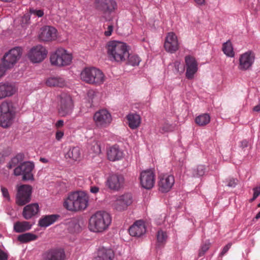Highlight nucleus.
Returning <instances> with one entry per match:
<instances>
[{
  "label": "nucleus",
  "mask_w": 260,
  "mask_h": 260,
  "mask_svg": "<svg viewBox=\"0 0 260 260\" xmlns=\"http://www.w3.org/2000/svg\"><path fill=\"white\" fill-rule=\"evenodd\" d=\"M166 51L170 53L176 52L179 48L178 40L176 34L173 32L167 34L164 43Z\"/></svg>",
  "instance_id": "aec40b11"
},
{
  "label": "nucleus",
  "mask_w": 260,
  "mask_h": 260,
  "mask_svg": "<svg viewBox=\"0 0 260 260\" xmlns=\"http://www.w3.org/2000/svg\"><path fill=\"white\" fill-rule=\"evenodd\" d=\"M196 3L200 6H202L205 4V0H194Z\"/></svg>",
  "instance_id": "052dcab7"
},
{
  "label": "nucleus",
  "mask_w": 260,
  "mask_h": 260,
  "mask_svg": "<svg viewBox=\"0 0 260 260\" xmlns=\"http://www.w3.org/2000/svg\"><path fill=\"white\" fill-rule=\"evenodd\" d=\"M89 197L83 191L72 192L68 194L63 203V206L69 211L84 210L88 206Z\"/></svg>",
  "instance_id": "7ed1b4c3"
},
{
  "label": "nucleus",
  "mask_w": 260,
  "mask_h": 260,
  "mask_svg": "<svg viewBox=\"0 0 260 260\" xmlns=\"http://www.w3.org/2000/svg\"><path fill=\"white\" fill-rule=\"evenodd\" d=\"M69 230L71 233H79L81 231V227L77 221H72L69 225Z\"/></svg>",
  "instance_id": "4c0bfd02"
},
{
  "label": "nucleus",
  "mask_w": 260,
  "mask_h": 260,
  "mask_svg": "<svg viewBox=\"0 0 260 260\" xmlns=\"http://www.w3.org/2000/svg\"><path fill=\"white\" fill-rule=\"evenodd\" d=\"M57 110L63 117L70 115L74 110V104L71 96L66 93H61L58 97Z\"/></svg>",
  "instance_id": "6e6552de"
},
{
  "label": "nucleus",
  "mask_w": 260,
  "mask_h": 260,
  "mask_svg": "<svg viewBox=\"0 0 260 260\" xmlns=\"http://www.w3.org/2000/svg\"><path fill=\"white\" fill-rule=\"evenodd\" d=\"M2 1L5 2H11L13 0H1Z\"/></svg>",
  "instance_id": "69168bd1"
},
{
  "label": "nucleus",
  "mask_w": 260,
  "mask_h": 260,
  "mask_svg": "<svg viewBox=\"0 0 260 260\" xmlns=\"http://www.w3.org/2000/svg\"><path fill=\"white\" fill-rule=\"evenodd\" d=\"M127 58L128 64L132 66H139L140 62L141 61L139 56L138 55L136 54H133L131 55H129V54Z\"/></svg>",
  "instance_id": "58836bf2"
},
{
  "label": "nucleus",
  "mask_w": 260,
  "mask_h": 260,
  "mask_svg": "<svg viewBox=\"0 0 260 260\" xmlns=\"http://www.w3.org/2000/svg\"><path fill=\"white\" fill-rule=\"evenodd\" d=\"M124 178L123 175L118 174L111 175L107 181V185L109 188L114 190H118L123 185Z\"/></svg>",
  "instance_id": "412c9836"
},
{
  "label": "nucleus",
  "mask_w": 260,
  "mask_h": 260,
  "mask_svg": "<svg viewBox=\"0 0 260 260\" xmlns=\"http://www.w3.org/2000/svg\"><path fill=\"white\" fill-rule=\"evenodd\" d=\"M81 156V149L79 147H70L64 153V157L70 161L79 160Z\"/></svg>",
  "instance_id": "a878e982"
},
{
  "label": "nucleus",
  "mask_w": 260,
  "mask_h": 260,
  "mask_svg": "<svg viewBox=\"0 0 260 260\" xmlns=\"http://www.w3.org/2000/svg\"><path fill=\"white\" fill-rule=\"evenodd\" d=\"M57 30L51 26L42 27L38 32V39L42 42H51L57 39Z\"/></svg>",
  "instance_id": "2eb2a0df"
},
{
  "label": "nucleus",
  "mask_w": 260,
  "mask_h": 260,
  "mask_svg": "<svg viewBox=\"0 0 260 260\" xmlns=\"http://www.w3.org/2000/svg\"><path fill=\"white\" fill-rule=\"evenodd\" d=\"M64 121L63 120H59L55 123V126L56 128H60L63 126Z\"/></svg>",
  "instance_id": "6e6d98bb"
},
{
  "label": "nucleus",
  "mask_w": 260,
  "mask_h": 260,
  "mask_svg": "<svg viewBox=\"0 0 260 260\" xmlns=\"http://www.w3.org/2000/svg\"><path fill=\"white\" fill-rule=\"evenodd\" d=\"M58 215H49L42 217L39 221V225L41 228H46L53 224L57 219Z\"/></svg>",
  "instance_id": "7c9ffc66"
},
{
  "label": "nucleus",
  "mask_w": 260,
  "mask_h": 260,
  "mask_svg": "<svg viewBox=\"0 0 260 260\" xmlns=\"http://www.w3.org/2000/svg\"><path fill=\"white\" fill-rule=\"evenodd\" d=\"M205 167L204 166H198L196 169L193 170V176L194 177L202 176L205 174Z\"/></svg>",
  "instance_id": "a19ab883"
},
{
  "label": "nucleus",
  "mask_w": 260,
  "mask_h": 260,
  "mask_svg": "<svg viewBox=\"0 0 260 260\" xmlns=\"http://www.w3.org/2000/svg\"><path fill=\"white\" fill-rule=\"evenodd\" d=\"M22 27H27L30 24V14L27 13L18 20Z\"/></svg>",
  "instance_id": "c9c22d12"
},
{
  "label": "nucleus",
  "mask_w": 260,
  "mask_h": 260,
  "mask_svg": "<svg viewBox=\"0 0 260 260\" xmlns=\"http://www.w3.org/2000/svg\"><path fill=\"white\" fill-rule=\"evenodd\" d=\"M34 164L30 161H25L16 167L14 170L15 176H22L23 180H33L34 176L32 171L34 168Z\"/></svg>",
  "instance_id": "ddd939ff"
},
{
  "label": "nucleus",
  "mask_w": 260,
  "mask_h": 260,
  "mask_svg": "<svg viewBox=\"0 0 260 260\" xmlns=\"http://www.w3.org/2000/svg\"><path fill=\"white\" fill-rule=\"evenodd\" d=\"M255 60V54L251 50H248L241 54L239 58L238 68L241 71L250 69Z\"/></svg>",
  "instance_id": "dca6fc26"
},
{
  "label": "nucleus",
  "mask_w": 260,
  "mask_h": 260,
  "mask_svg": "<svg viewBox=\"0 0 260 260\" xmlns=\"http://www.w3.org/2000/svg\"><path fill=\"white\" fill-rule=\"evenodd\" d=\"M80 78L86 83L101 85L105 82L106 78L100 69L94 67H88L82 70Z\"/></svg>",
  "instance_id": "20e7f679"
},
{
  "label": "nucleus",
  "mask_w": 260,
  "mask_h": 260,
  "mask_svg": "<svg viewBox=\"0 0 260 260\" xmlns=\"http://www.w3.org/2000/svg\"><path fill=\"white\" fill-rule=\"evenodd\" d=\"M72 54L63 48L59 47L51 52L50 61L52 66L62 67L70 65L72 61Z\"/></svg>",
  "instance_id": "423d86ee"
},
{
  "label": "nucleus",
  "mask_w": 260,
  "mask_h": 260,
  "mask_svg": "<svg viewBox=\"0 0 260 260\" xmlns=\"http://www.w3.org/2000/svg\"><path fill=\"white\" fill-rule=\"evenodd\" d=\"M16 190L15 202L17 205L22 206L30 202L32 192L31 186L27 184L17 185Z\"/></svg>",
  "instance_id": "1a4fd4ad"
},
{
  "label": "nucleus",
  "mask_w": 260,
  "mask_h": 260,
  "mask_svg": "<svg viewBox=\"0 0 260 260\" xmlns=\"http://www.w3.org/2000/svg\"><path fill=\"white\" fill-rule=\"evenodd\" d=\"M37 239V236L30 233L21 234L18 237V240L22 243H27L29 241H34Z\"/></svg>",
  "instance_id": "f704fd0d"
},
{
  "label": "nucleus",
  "mask_w": 260,
  "mask_h": 260,
  "mask_svg": "<svg viewBox=\"0 0 260 260\" xmlns=\"http://www.w3.org/2000/svg\"><path fill=\"white\" fill-rule=\"evenodd\" d=\"M111 223L112 217L109 213L99 211L89 218L88 229L92 232L102 233L109 229Z\"/></svg>",
  "instance_id": "f03ea898"
},
{
  "label": "nucleus",
  "mask_w": 260,
  "mask_h": 260,
  "mask_svg": "<svg viewBox=\"0 0 260 260\" xmlns=\"http://www.w3.org/2000/svg\"><path fill=\"white\" fill-rule=\"evenodd\" d=\"M7 70L5 69V67L0 64V78L3 77Z\"/></svg>",
  "instance_id": "4d7b16f0"
},
{
  "label": "nucleus",
  "mask_w": 260,
  "mask_h": 260,
  "mask_svg": "<svg viewBox=\"0 0 260 260\" xmlns=\"http://www.w3.org/2000/svg\"><path fill=\"white\" fill-rule=\"evenodd\" d=\"M31 228V224L28 221H17L14 224V231L16 233H22Z\"/></svg>",
  "instance_id": "2f4dec72"
},
{
  "label": "nucleus",
  "mask_w": 260,
  "mask_h": 260,
  "mask_svg": "<svg viewBox=\"0 0 260 260\" xmlns=\"http://www.w3.org/2000/svg\"><path fill=\"white\" fill-rule=\"evenodd\" d=\"M23 52V48L22 47L17 46L12 48L4 54L1 64L6 70L12 68L21 58Z\"/></svg>",
  "instance_id": "0eeeda50"
},
{
  "label": "nucleus",
  "mask_w": 260,
  "mask_h": 260,
  "mask_svg": "<svg viewBox=\"0 0 260 260\" xmlns=\"http://www.w3.org/2000/svg\"><path fill=\"white\" fill-rule=\"evenodd\" d=\"M45 83L49 87H63L66 85L65 80L59 76L50 77L46 79Z\"/></svg>",
  "instance_id": "c756f323"
},
{
  "label": "nucleus",
  "mask_w": 260,
  "mask_h": 260,
  "mask_svg": "<svg viewBox=\"0 0 260 260\" xmlns=\"http://www.w3.org/2000/svg\"><path fill=\"white\" fill-rule=\"evenodd\" d=\"M114 257L113 250L105 247L98 248L93 255V260H113Z\"/></svg>",
  "instance_id": "4be33fe9"
},
{
  "label": "nucleus",
  "mask_w": 260,
  "mask_h": 260,
  "mask_svg": "<svg viewBox=\"0 0 260 260\" xmlns=\"http://www.w3.org/2000/svg\"><path fill=\"white\" fill-rule=\"evenodd\" d=\"M48 51L45 47L37 45L32 47L27 53V58L34 63H40L46 57Z\"/></svg>",
  "instance_id": "9b49d317"
},
{
  "label": "nucleus",
  "mask_w": 260,
  "mask_h": 260,
  "mask_svg": "<svg viewBox=\"0 0 260 260\" xmlns=\"http://www.w3.org/2000/svg\"><path fill=\"white\" fill-rule=\"evenodd\" d=\"M40 211V207L38 203H31L26 205L23 209L22 216L26 220L30 219L36 216Z\"/></svg>",
  "instance_id": "5701e85b"
},
{
  "label": "nucleus",
  "mask_w": 260,
  "mask_h": 260,
  "mask_svg": "<svg viewBox=\"0 0 260 260\" xmlns=\"http://www.w3.org/2000/svg\"><path fill=\"white\" fill-rule=\"evenodd\" d=\"M107 154L108 159L112 161L119 160L124 156L123 151L116 145L109 147Z\"/></svg>",
  "instance_id": "393cba45"
},
{
  "label": "nucleus",
  "mask_w": 260,
  "mask_h": 260,
  "mask_svg": "<svg viewBox=\"0 0 260 260\" xmlns=\"http://www.w3.org/2000/svg\"><path fill=\"white\" fill-rule=\"evenodd\" d=\"M65 253L62 249H52L46 254L44 260H64Z\"/></svg>",
  "instance_id": "cd10ccee"
},
{
  "label": "nucleus",
  "mask_w": 260,
  "mask_h": 260,
  "mask_svg": "<svg viewBox=\"0 0 260 260\" xmlns=\"http://www.w3.org/2000/svg\"><path fill=\"white\" fill-rule=\"evenodd\" d=\"M140 184L146 189H151L154 185L155 175L152 169H147L142 171L140 175Z\"/></svg>",
  "instance_id": "4468645a"
},
{
  "label": "nucleus",
  "mask_w": 260,
  "mask_h": 260,
  "mask_svg": "<svg viewBox=\"0 0 260 260\" xmlns=\"http://www.w3.org/2000/svg\"><path fill=\"white\" fill-rule=\"evenodd\" d=\"M0 125L5 128L10 127L16 116V109L11 102H3L0 106Z\"/></svg>",
  "instance_id": "39448f33"
},
{
  "label": "nucleus",
  "mask_w": 260,
  "mask_h": 260,
  "mask_svg": "<svg viewBox=\"0 0 260 260\" xmlns=\"http://www.w3.org/2000/svg\"><path fill=\"white\" fill-rule=\"evenodd\" d=\"M133 202L131 193H126L118 197L111 204L113 208L118 211H122L127 209Z\"/></svg>",
  "instance_id": "a211bd4d"
},
{
  "label": "nucleus",
  "mask_w": 260,
  "mask_h": 260,
  "mask_svg": "<svg viewBox=\"0 0 260 260\" xmlns=\"http://www.w3.org/2000/svg\"><path fill=\"white\" fill-rule=\"evenodd\" d=\"M211 246V243L209 240H206L201 245L199 250L198 256L202 257L204 255L205 253L208 250Z\"/></svg>",
  "instance_id": "e433bc0d"
},
{
  "label": "nucleus",
  "mask_w": 260,
  "mask_h": 260,
  "mask_svg": "<svg viewBox=\"0 0 260 260\" xmlns=\"http://www.w3.org/2000/svg\"><path fill=\"white\" fill-rule=\"evenodd\" d=\"M241 147L243 148L247 147L248 146L249 143L247 140H243L241 142Z\"/></svg>",
  "instance_id": "bf43d9fd"
},
{
  "label": "nucleus",
  "mask_w": 260,
  "mask_h": 260,
  "mask_svg": "<svg viewBox=\"0 0 260 260\" xmlns=\"http://www.w3.org/2000/svg\"><path fill=\"white\" fill-rule=\"evenodd\" d=\"M93 120L98 127L106 128L112 123V117L108 110L102 109L94 113Z\"/></svg>",
  "instance_id": "9d476101"
},
{
  "label": "nucleus",
  "mask_w": 260,
  "mask_h": 260,
  "mask_svg": "<svg viewBox=\"0 0 260 260\" xmlns=\"http://www.w3.org/2000/svg\"><path fill=\"white\" fill-rule=\"evenodd\" d=\"M186 68L185 76L187 79L191 80L194 78L198 70V63L194 57L190 55L185 57Z\"/></svg>",
  "instance_id": "6ab92c4d"
},
{
  "label": "nucleus",
  "mask_w": 260,
  "mask_h": 260,
  "mask_svg": "<svg viewBox=\"0 0 260 260\" xmlns=\"http://www.w3.org/2000/svg\"><path fill=\"white\" fill-rule=\"evenodd\" d=\"M106 48L110 60L119 63L127 59L131 47L125 42L111 40L107 43Z\"/></svg>",
  "instance_id": "f257e3e1"
},
{
  "label": "nucleus",
  "mask_w": 260,
  "mask_h": 260,
  "mask_svg": "<svg viewBox=\"0 0 260 260\" xmlns=\"http://www.w3.org/2000/svg\"><path fill=\"white\" fill-rule=\"evenodd\" d=\"M113 31V25L112 24H110L108 25L107 30H106L104 32V35L106 37H110L111 36L112 33Z\"/></svg>",
  "instance_id": "8fccbe9b"
},
{
  "label": "nucleus",
  "mask_w": 260,
  "mask_h": 260,
  "mask_svg": "<svg viewBox=\"0 0 260 260\" xmlns=\"http://www.w3.org/2000/svg\"><path fill=\"white\" fill-rule=\"evenodd\" d=\"M146 231L145 223L142 220L136 221L129 229L130 235L134 237H141Z\"/></svg>",
  "instance_id": "b1692460"
},
{
  "label": "nucleus",
  "mask_w": 260,
  "mask_h": 260,
  "mask_svg": "<svg viewBox=\"0 0 260 260\" xmlns=\"http://www.w3.org/2000/svg\"><path fill=\"white\" fill-rule=\"evenodd\" d=\"M253 194L252 199H250V202L255 200L260 194V186H256L253 188Z\"/></svg>",
  "instance_id": "a18cd8bd"
},
{
  "label": "nucleus",
  "mask_w": 260,
  "mask_h": 260,
  "mask_svg": "<svg viewBox=\"0 0 260 260\" xmlns=\"http://www.w3.org/2000/svg\"><path fill=\"white\" fill-rule=\"evenodd\" d=\"M232 246L231 243H228L227 245H226L222 249L221 252L220 253V256H222L224 255L230 249Z\"/></svg>",
  "instance_id": "3c124183"
},
{
  "label": "nucleus",
  "mask_w": 260,
  "mask_h": 260,
  "mask_svg": "<svg viewBox=\"0 0 260 260\" xmlns=\"http://www.w3.org/2000/svg\"><path fill=\"white\" fill-rule=\"evenodd\" d=\"M181 63L179 61H175L173 63V66L175 69V70L177 72L179 71V66H180Z\"/></svg>",
  "instance_id": "13d9d810"
},
{
  "label": "nucleus",
  "mask_w": 260,
  "mask_h": 260,
  "mask_svg": "<svg viewBox=\"0 0 260 260\" xmlns=\"http://www.w3.org/2000/svg\"><path fill=\"white\" fill-rule=\"evenodd\" d=\"M19 164V158L18 156H16L11 159L9 164H8V168L12 169L14 167H17Z\"/></svg>",
  "instance_id": "79ce46f5"
},
{
  "label": "nucleus",
  "mask_w": 260,
  "mask_h": 260,
  "mask_svg": "<svg viewBox=\"0 0 260 260\" xmlns=\"http://www.w3.org/2000/svg\"><path fill=\"white\" fill-rule=\"evenodd\" d=\"M8 254L0 248V260H7Z\"/></svg>",
  "instance_id": "603ef678"
},
{
  "label": "nucleus",
  "mask_w": 260,
  "mask_h": 260,
  "mask_svg": "<svg viewBox=\"0 0 260 260\" xmlns=\"http://www.w3.org/2000/svg\"><path fill=\"white\" fill-rule=\"evenodd\" d=\"M222 51L228 57H233L235 56V52L232 44L229 40L223 44Z\"/></svg>",
  "instance_id": "72a5a7b5"
},
{
  "label": "nucleus",
  "mask_w": 260,
  "mask_h": 260,
  "mask_svg": "<svg viewBox=\"0 0 260 260\" xmlns=\"http://www.w3.org/2000/svg\"><path fill=\"white\" fill-rule=\"evenodd\" d=\"M258 207H260V203L258 204Z\"/></svg>",
  "instance_id": "338daca9"
},
{
  "label": "nucleus",
  "mask_w": 260,
  "mask_h": 260,
  "mask_svg": "<svg viewBox=\"0 0 260 260\" xmlns=\"http://www.w3.org/2000/svg\"><path fill=\"white\" fill-rule=\"evenodd\" d=\"M175 183L173 175L169 174H161L158 177V189L161 192H169Z\"/></svg>",
  "instance_id": "f3484780"
},
{
  "label": "nucleus",
  "mask_w": 260,
  "mask_h": 260,
  "mask_svg": "<svg viewBox=\"0 0 260 260\" xmlns=\"http://www.w3.org/2000/svg\"><path fill=\"white\" fill-rule=\"evenodd\" d=\"M90 191L92 193H96L99 191V188L96 186H91L90 187Z\"/></svg>",
  "instance_id": "5fc2aeb1"
},
{
  "label": "nucleus",
  "mask_w": 260,
  "mask_h": 260,
  "mask_svg": "<svg viewBox=\"0 0 260 260\" xmlns=\"http://www.w3.org/2000/svg\"><path fill=\"white\" fill-rule=\"evenodd\" d=\"M1 191L4 198L8 201H10V197L8 189L4 187H1Z\"/></svg>",
  "instance_id": "de8ad7c7"
},
{
  "label": "nucleus",
  "mask_w": 260,
  "mask_h": 260,
  "mask_svg": "<svg viewBox=\"0 0 260 260\" xmlns=\"http://www.w3.org/2000/svg\"><path fill=\"white\" fill-rule=\"evenodd\" d=\"M260 218V211L259 212H258V213L256 214V215L255 216V218L256 219H258Z\"/></svg>",
  "instance_id": "0e129e2a"
},
{
  "label": "nucleus",
  "mask_w": 260,
  "mask_h": 260,
  "mask_svg": "<svg viewBox=\"0 0 260 260\" xmlns=\"http://www.w3.org/2000/svg\"><path fill=\"white\" fill-rule=\"evenodd\" d=\"M126 119L129 127L135 129L140 126L141 122L140 116L136 113H131L126 116Z\"/></svg>",
  "instance_id": "c85d7f7f"
},
{
  "label": "nucleus",
  "mask_w": 260,
  "mask_h": 260,
  "mask_svg": "<svg viewBox=\"0 0 260 260\" xmlns=\"http://www.w3.org/2000/svg\"><path fill=\"white\" fill-rule=\"evenodd\" d=\"M253 110L254 111H256V112L260 111V105H257V106H255L253 108Z\"/></svg>",
  "instance_id": "680f3d73"
},
{
  "label": "nucleus",
  "mask_w": 260,
  "mask_h": 260,
  "mask_svg": "<svg viewBox=\"0 0 260 260\" xmlns=\"http://www.w3.org/2000/svg\"><path fill=\"white\" fill-rule=\"evenodd\" d=\"M16 91L15 86L10 83H0V99L13 95Z\"/></svg>",
  "instance_id": "bb28decb"
},
{
  "label": "nucleus",
  "mask_w": 260,
  "mask_h": 260,
  "mask_svg": "<svg viewBox=\"0 0 260 260\" xmlns=\"http://www.w3.org/2000/svg\"><path fill=\"white\" fill-rule=\"evenodd\" d=\"M174 127L172 125L169 123H165L161 127L160 132L161 133H165L172 132L174 130Z\"/></svg>",
  "instance_id": "37998d69"
},
{
  "label": "nucleus",
  "mask_w": 260,
  "mask_h": 260,
  "mask_svg": "<svg viewBox=\"0 0 260 260\" xmlns=\"http://www.w3.org/2000/svg\"><path fill=\"white\" fill-rule=\"evenodd\" d=\"M91 150L94 154H99L101 152L100 146L96 143H94L91 146Z\"/></svg>",
  "instance_id": "49530a36"
},
{
  "label": "nucleus",
  "mask_w": 260,
  "mask_h": 260,
  "mask_svg": "<svg viewBox=\"0 0 260 260\" xmlns=\"http://www.w3.org/2000/svg\"><path fill=\"white\" fill-rule=\"evenodd\" d=\"M29 13L30 15L33 14L38 16V17H42L44 14V11L42 10H37L34 9H29Z\"/></svg>",
  "instance_id": "c03bdc74"
},
{
  "label": "nucleus",
  "mask_w": 260,
  "mask_h": 260,
  "mask_svg": "<svg viewBox=\"0 0 260 260\" xmlns=\"http://www.w3.org/2000/svg\"><path fill=\"white\" fill-rule=\"evenodd\" d=\"M40 160L43 163H47L48 162V160L47 159H46L45 158H43V157L40 158Z\"/></svg>",
  "instance_id": "e2e57ef3"
},
{
  "label": "nucleus",
  "mask_w": 260,
  "mask_h": 260,
  "mask_svg": "<svg viewBox=\"0 0 260 260\" xmlns=\"http://www.w3.org/2000/svg\"><path fill=\"white\" fill-rule=\"evenodd\" d=\"M237 183V180L234 178H230L227 180V186L230 187H235Z\"/></svg>",
  "instance_id": "09e8293b"
},
{
  "label": "nucleus",
  "mask_w": 260,
  "mask_h": 260,
  "mask_svg": "<svg viewBox=\"0 0 260 260\" xmlns=\"http://www.w3.org/2000/svg\"><path fill=\"white\" fill-rule=\"evenodd\" d=\"M211 120L209 114L207 113L202 114L195 118L196 123L201 126H204L208 124Z\"/></svg>",
  "instance_id": "473e14b6"
},
{
  "label": "nucleus",
  "mask_w": 260,
  "mask_h": 260,
  "mask_svg": "<svg viewBox=\"0 0 260 260\" xmlns=\"http://www.w3.org/2000/svg\"><path fill=\"white\" fill-rule=\"evenodd\" d=\"M64 133L62 131H57L55 134V138L57 141H60L63 137Z\"/></svg>",
  "instance_id": "864d4df0"
},
{
  "label": "nucleus",
  "mask_w": 260,
  "mask_h": 260,
  "mask_svg": "<svg viewBox=\"0 0 260 260\" xmlns=\"http://www.w3.org/2000/svg\"><path fill=\"white\" fill-rule=\"evenodd\" d=\"M94 4L96 8L103 12L107 21H110L111 19L106 18V16L111 15L117 9L115 0H95Z\"/></svg>",
  "instance_id": "f8f14e48"
},
{
  "label": "nucleus",
  "mask_w": 260,
  "mask_h": 260,
  "mask_svg": "<svg viewBox=\"0 0 260 260\" xmlns=\"http://www.w3.org/2000/svg\"><path fill=\"white\" fill-rule=\"evenodd\" d=\"M168 236L166 232L159 231L157 234V241L159 245L164 244L167 241Z\"/></svg>",
  "instance_id": "ea45409f"
}]
</instances>
